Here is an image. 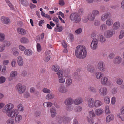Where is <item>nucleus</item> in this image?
Masks as SVG:
<instances>
[{
	"mask_svg": "<svg viewBox=\"0 0 124 124\" xmlns=\"http://www.w3.org/2000/svg\"><path fill=\"white\" fill-rule=\"evenodd\" d=\"M14 107V105L12 104L9 103L7 105H6L3 110V112L7 113V115L9 117L13 118L15 117V115H18V111L15 109H14L11 111Z\"/></svg>",
	"mask_w": 124,
	"mask_h": 124,
	"instance_id": "obj_1",
	"label": "nucleus"
},
{
	"mask_svg": "<svg viewBox=\"0 0 124 124\" xmlns=\"http://www.w3.org/2000/svg\"><path fill=\"white\" fill-rule=\"evenodd\" d=\"M75 54L76 57L79 59H83L86 56L87 52L85 46L79 45L76 47Z\"/></svg>",
	"mask_w": 124,
	"mask_h": 124,
	"instance_id": "obj_2",
	"label": "nucleus"
},
{
	"mask_svg": "<svg viewBox=\"0 0 124 124\" xmlns=\"http://www.w3.org/2000/svg\"><path fill=\"white\" fill-rule=\"evenodd\" d=\"M70 18L72 22L75 23H78L81 21L80 15L77 13H72L70 16Z\"/></svg>",
	"mask_w": 124,
	"mask_h": 124,
	"instance_id": "obj_3",
	"label": "nucleus"
},
{
	"mask_svg": "<svg viewBox=\"0 0 124 124\" xmlns=\"http://www.w3.org/2000/svg\"><path fill=\"white\" fill-rule=\"evenodd\" d=\"M15 88L19 93L21 94L25 91L26 87L24 85H22L21 84L19 83L16 86Z\"/></svg>",
	"mask_w": 124,
	"mask_h": 124,
	"instance_id": "obj_4",
	"label": "nucleus"
},
{
	"mask_svg": "<svg viewBox=\"0 0 124 124\" xmlns=\"http://www.w3.org/2000/svg\"><path fill=\"white\" fill-rule=\"evenodd\" d=\"M94 112L93 110L90 111L89 112V115L87 116L88 122L91 124H93V123L92 117L95 116V114L94 113Z\"/></svg>",
	"mask_w": 124,
	"mask_h": 124,
	"instance_id": "obj_5",
	"label": "nucleus"
},
{
	"mask_svg": "<svg viewBox=\"0 0 124 124\" xmlns=\"http://www.w3.org/2000/svg\"><path fill=\"white\" fill-rule=\"evenodd\" d=\"M97 67L99 70L100 71L103 72L105 70V64L102 61H100L98 62Z\"/></svg>",
	"mask_w": 124,
	"mask_h": 124,
	"instance_id": "obj_6",
	"label": "nucleus"
},
{
	"mask_svg": "<svg viewBox=\"0 0 124 124\" xmlns=\"http://www.w3.org/2000/svg\"><path fill=\"white\" fill-rule=\"evenodd\" d=\"M98 40L96 39H93L91 44V47L93 50L96 49L98 46Z\"/></svg>",
	"mask_w": 124,
	"mask_h": 124,
	"instance_id": "obj_7",
	"label": "nucleus"
},
{
	"mask_svg": "<svg viewBox=\"0 0 124 124\" xmlns=\"http://www.w3.org/2000/svg\"><path fill=\"white\" fill-rule=\"evenodd\" d=\"M99 92L101 95L103 96H105L107 93V89L104 87H101L99 89Z\"/></svg>",
	"mask_w": 124,
	"mask_h": 124,
	"instance_id": "obj_8",
	"label": "nucleus"
},
{
	"mask_svg": "<svg viewBox=\"0 0 124 124\" xmlns=\"http://www.w3.org/2000/svg\"><path fill=\"white\" fill-rule=\"evenodd\" d=\"M115 33V31L107 30L105 32L104 36L106 38H108L112 37L113 35Z\"/></svg>",
	"mask_w": 124,
	"mask_h": 124,
	"instance_id": "obj_9",
	"label": "nucleus"
},
{
	"mask_svg": "<svg viewBox=\"0 0 124 124\" xmlns=\"http://www.w3.org/2000/svg\"><path fill=\"white\" fill-rule=\"evenodd\" d=\"M74 100L71 98L69 97L67 98L64 101L65 104L67 106L71 105L74 102Z\"/></svg>",
	"mask_w": 124,
	"mask_h": 124,
	"instance_id": "obj_10",
	"label": "nucleus"
},
{
	"mask_svg": "<svg viewBox=\"0 0 124 124\" xmlns=\"http://www.w3.org/2000/svg\"><path fill=\"white\" fill-rule=\"evenodd\" d=\"M87 17L90 21H92L94 20L95 16L92 12H90L89 13Z\"/></svg>",
	"mask_w": 124,
	"mask_h": 124,
	"instance_id": "obj_11",
	"label": "nucleus"
},
{
	"mask_svg": "<svg viewBox=\"0 0 124 124\" xmlns=\"http://www.w3.org/2000/svg\"><path fill=\"white\" fill-rule=\"evenodd\" d=\"M17 61L19 66H22L23 64V60L21 56H19L17 58Z\"/></svg>",
	"mask_w": 124,
	"mask_h": 124,
	"instance_id": "obj_12",
	"label": "nucleus"
},
{
	"mask_svg": "<svg viewBox=\"0 0 124 124\" xmlns=\"http://www.w3.org/2000/svg\"><path fill=\"white\" fill-rule=\"evenodd\" d=\"M108 81V78L107 77H105L102 78L101 80V83L103 85H107Z\"/></svg>",
	"mask_w": 124,
	"mask_h": 124,
	"instance_id": "obj_13",
	"label": "nucleus"
},
{
	"mask_svg": "<svg viewBox=\"0 0 124 124\" xmlns=\"http://www.w3.org/2000/svg\"><path fill=\"white\" fill-rule=\"evenodd\" d=\"M87 70L89 72H93L94 71L95 69L94 67L90 64L87 65Z\"/></svg>",
	"mask_w": 124,
	"mask_h": 124,
	"instance_id": "obj_14",
	"label": "nucleus"
},
{
	"mask_svg": "<svg viewBox=\"0 0 124 124\" xmlns=\"http://www.w3.org/2000/svg\"><path fill=\"white\" fill-rule=\"evenodd\" d=\"M122 59L121 57L117 56L114 60V63L116 64H119L121 61Z\"/></svg>",
	"mask_w": 124,
	"mask_h": 124,
	"instance_id": "obj_15",
	"label": "nucleus"
},
{
	"mask_svg": "<svg viewBox=\"0 0 124 124\" xmlns=\"http://www.w3.org/2000/svg\"><path fill=\"white\" fill-rule=\"evenodd\" d=\"M1 20L2 22L4 24L8 23L9 22V19L8 18L4 16L2 17Z\"/></svg>",
	"mask_w": 124,
	"mask_h": 124,
	"instance_id": "obj_16",
	"label": "nucleus"
},
{
	"mask_svg": "<svg viewBox=\"0 0 124 124\" xmlns=\"http://www.w3.org/2000/svg\"><path fill=\"white\" fill-rule=\"evenodd\" d=\"M17 31L19 34L22 35H24L26 33V31L22 28H18L17 29Z\"/></svg>",
	"mask_w": 124,
	"mask_h": 124,
	"instance_id": "obj_17",
	"label": "nucleus"
},
{
	"mask_svg": "<svg viewBox=\"0 0 124 124\" xmlns=\"http://www.w3.org/2000/svg\"><path fill=\"white\" fill-rule=\"evenodd\" d=\"M98 40L102 43H104L106 41V39L103 36L101 35H99L98 38Z\"/></svg>",
	"mask_w": 124,
	"mask_h": 124,
	"instance_id": "obj_18",
	"label": "nucleus"
},
{
	"mask_svg": "<svg viewBox=\"0 0 124 124\" xmlns=\"http://www.w3.org/2000/svg\"><path fill=\"white\" fill-rule=\"evenodd\" d=\"M88 105L90 107H93L94 106L93 100V98H91L89 99L88 101Z\"/></svg>",
	"mask_w": 124,
	"mask_h": 124,
	"instance_id": "obj_19",
	"label": "nucleus"
},
{
	"mask_svg": "<svg viewBox=\"0 0 124 124\" xmlns=\"http://www.w3.org/2000/svg\"><path fill=\"white\" fill-rule=\"evenodd\" d=\"M109 15V13H107L103 14L101 16V19L103 21L106 20L108 17Z\"/></svg>",
	"mask_w": 124,
	"mask_h": 124,
	"instance_id": "obj_20",
	"label": "nucleus"
},
{
	"mask_svg": "<svg viewBox=\"0 0 124 124\" xmlns=\"http://www.w3.org/2000/svg\"><path fill=\"white\" fill-rule=\"evenodd\" d=\"M120 24L118 22L115 23L113 25V28L114 30H116L118 29L120 26Z\"/></svg>",
	"mask_w": 124,
	"mask_h": 124,
	"instance_id": "obj_21",
	"label": "nucleus"
},
{
	"mask_svg": "<svg viewBox=\"0 0 124 124\" xmlns=\"http://www.w3.org/2000/svg\"><path fill=\"white\" fill-rule=\"evenodd\" d=\"M73 38V35L71 33H70L67 38V41L68 42H72Z\"/></svg>",
	"mask_w": 124,
	"mask_h": 124,
	"instance_id": "obj_22",
	"label": "nucleus"
},
{
	"mask_svg": "<svg viewBox=\"0 0 124 124\" xmlns=\"http://www.w3.org/2000/svg\"><path fill=\"white\" fill-rule=\"evenodd\" d=\"M103 110L102 109H97L95 111V113L96 115L97 116H100L103 113Z\"/></svg>",
	"mask_w": 124,
	"mask_h": 124,
	"instance_id": "obj_23",
	"label": "nucleus"
},
{
	"mask_svg": "<svg viewBox=\"0 0 124 124\" xmlns=\"http://www.w3.org/2000/svg\"><path fill=\"white\" fill-rule=\"evenodd\" d=\"M59 92L62 93H65L68 91V90L65 88L64 86H61L58 89Z\"/></svg>",
	"mask_w": 124,
	"mask_h": 124,
	"instance_id": "obj_24",
	"label": "nucleus"
},
{
	"mask_svg": "<svg viewBox=\"0 0 124 124\" xmlns=\"http://www.w3.org/2000/svg\"><path fill=\"white\" fill-rule=\"evenodd\" d=\"M102 103L99 100H95L94 101V106L95 107H97L102 105Z\"/></svg>",
	"mask_w": 124,
	"mask_h": 124,
	"instance_id": "obj_25",
	"label": "nucleus"
},
{
	"mask_svg": "<svg viewBox=\"0 0 124 124\" xmlns=\"http://www.w3.org/2000/svg\"><path fill=\"white\" fill-rule=\"evenodd\" d=\"M24 53L26 55L30 56L32 54V52L31 49H27L25 51Z\"/></svg>",
	"mask_w": 124,
	"mask_h": 124,
	"instance_id": "obj_26",
	"label": "nucleus"
},
{
	"mask_svg": "<svg viewBox=\"0 0 124 124\" xmlns=\"http://www.w3.org/2000/svg\"><path fill=\"white\" fill-rule=\"evenodd\" d=\"M50 111L52 117H55L56 114L55 110L53 108H51L50 109Z\"/></svg>",
	"mask_w": 124,
	"mask_h": 124,
	"instance_id": "obj_27",
	"label": "nucleus"
},
{
	"mask_svg": "<svg viewBox=\"0 0 124 124\" xmlns=\"http://www.w3.org/2000/svg\"><path fill=\"white\" fill-rule=\"evenodd\" d=\"M114 119V116L113 115H110L107 117L106 118V122H109L110 121Z\"/></svg>",
	"mask_w": 124,
	"mask_h": 124,
	"instance_id": "obj_28",
	"label": "nucleus"
},
{
	"mask_svg": "<svg viewBox=\"0 0 124 124\" xmlns=\"http://www.w3.org/2000/svg\"><path fill=\"white\" fill-rule=\"evenodd\" d=\"M16 115L15 116H16V117L15 118V121L16 123H19L22 118V117L20 115H19L17 116V115Z\"/></svg>",
	"mask_w": 124,
	"mask_h": 124,
	"instance_id": "obj_29",
	"label": "nucleus"
},
{
	"mask_svg": "<svg viewBox=\"0 0 124 124\" xmlns=\"http://www.w3.org/2000/svg\"><path fill=\"white\" fill-rule=\"evenodd\" d=\"M104 75L103 73L101 72H97L96 73V77L98 79H100Z\"/></svg>",
	"mask_w": 124,
	"mask_h": 124,
	"instance_id": "obj_30",
	"label": "nucleus"
},
{
	"mask_svg": "<svg viewBox=\"0 0 124 124\" xmlns=\"http://www.w3.org/2000/svg\"><path fill=\"white\" fill-rule=\"evenodd\" d=\"M70 120V118L68 117H67L63 119L62 122L66 124V123L69 122Z\"/></svg>",
	"mask_w": 124,
	"mask_h": 124,
	"instance_id": "obj_31",
	"label": "nucleus"
},
{
	"mask_svg": "<svg viewBox=\"0 0 124 124\" xmlns=\"http://www.w3.org/2000/svg\"><path fill=\"white\" fill-rule=\"evenodd\" d=\"M52 68L53 70L56 72L59 70V68L58 65H55L53 66Z\"/></svg>",
	"mask_w": 124,
	"mask_h": 124,
	"instance_id": "obj_32",
	"label": "nucleus"
},
{
	"mask_svg": "<svg viewBox=\"0 0 124 124\" xmlns=\"http://www.w3.org/2000/svg\"><path fill=\"white\" fill-rule=\"evenodd\" d=\"M17 72L15 71H11L10 74V76L12 77H14L16 76L17 75Z\"/></svg>",
	"mask_w": 124,
	"mask_h": 124,
	"instance_id": "obj_33",
	"label": "nucleus"
},
{
	"mask_svg": "<svg viewBox=\"0 0 124 124\" xmlns=\"http://www.w3.org/2000/svg\"><path fill=\"white\" fill-rule=\"evenodd\" d=\"M54 98V95L52 93L48 94L46 97V99L47 100L51 99Z\"/></svg>",
	"mask_w": 124,
	"mask_h": 124,
	"instance_id": "obj_34",
	"label": "nucleus"
},
{
	"mask_svg": "<svg viewBox=\"0 0 124 124\" xmlns=\"http://www.w3.org/2000/svg\"><path fill=\"white\" fill-rule=\"evenodd\" d=\"M106 23L107 25L110 26L113 24V22L111 19H109L106 21Z\"/></svg>",
	"mask_w": 124,
	"mask_h": 124,
	"instance_id": "obj_35",
	"label": "nucleus"
},
{
	"mask_svg": "<svg viewBox=\"0 0 124 124\" xmlns=\"http://www.w3.org/2000/svg\"><path fill=\"white\" fill-rule=\"evenodd\" d=\"M107 28V26L105 24H103L100 26V29L101 30L104 31L106 30Z\"/></svg>",
	"mask_w": 124,
	"mask_h": 124,
	"instance_id": "obj_36",
	"label": "nucleus"
},
{
	"mask_svg": "<svg viewBox=\"0 0 124 124\" xmlns=\"http://www.w3.org/2000/svg\"><path fill=\"white\" fill-rule=\"evenodd\" d=\"M82 101V100L80 99H77L75 100L74 103L75 105H78L80 104Z\"/></svg>",
	"mask_w": 124,
	"mask_h": 124,
	"instance_id": "obj_37",
	"label": "nucleus"
},
{
	"mask_svg": "<svg viewBox=\"0 0 124 124\" xmlns=\"http://www.w3.org/2000/svg\"><path fill=\"white\" fill-rule=\"evenodd\" d=\"M28 40L27 38L23 37L21 39V41L22 43H25L28 42Z\"/></svg>",
	"mask_w": 124,
	"mask_h": 124,
	"instance_id": "obj_38",
	"label": "nucleus"
},
{
	"mask_svg": "<svg viewBox=\"0 0 124 124\" xmlns=\"http://www.w3.org/2000/svg\"><path fill=\"white\" fill-rule=\"evenodd\" d=\"M22 4L25 6H28V2L26 0H21Z\"/></svg>",
	"mask_w": 124,
	"mask_h": 124,
	"instance_id": "obj_39",
	"label": "nucleus"
},
{
	"mask_svg": "<svg viewBox=\"0 0 124 124\" xmlns=\"http://www.w3.org/2000/svg\"><path fill=\"white\" fill-rule=\"evenodd\" d=\"M116 82L117 84L121 85L123 82V80L120 78H117L116 79Z\"/></svg>",
	"mask_w": 124,
	"mask_h": 124,
	"instance_id": "obj_40",
	"label": "nucleus"
},
{
	"mask_svg": "<svg viewBox=\"0 0 124 124\" xmlns=\"http://www.w3.org/2000/svg\"><path fill=\"white\" fill-rule=\"evenodd\" d=\"M74 77L75 79L79 80L80 78V76L78 75V73L77 72H75L74 73Z\"/></svg>",
	"mask_w": 124,
	"mask_h": 124,
	"instance_id": "obj_41",
	"label": "nucleus"
},
{
	"mask_svg": "<svg viewBox=\"0 0 124 124\" xmlns=\"http://www.w3.org/2000/svg\"><path fill=\"white\" fill-rule=\"evenodd\" d=\"M3 44H4L5 45L6 44V46H5L7 47L9 46L10 45V43L9 41H4L3 42Z\"/></svg>",
	"mask_w": 124,
	"mask_h": 124,
	"instance_id": "obj_42",
	"label": "nucleus"
},
{
	"mask_svg": "<svg viewBox=\"0 0 124 124\" xmlns=\"http://www.w3.org/2000/svg\"><path fill=\"white\" fill-rule=\"evenodd\" d=\"M57 28H56L54 30L55 31L61 32L62 30V26H61L60 27Z\"/></svg>",
	"mask_w": 124,
	"mask_h": 124,
	"instance_id": "obj_43",
	"label": "nucleus"
},
{
	"mask_svg": "<svg viewBox=\"0 0 124 124\" xmlns=\"http://www.w3.org/2000/svg\"><path fill=\"white\" fill-rule=\"evenodd\" d=\"M18 110L20 111H23V107L21 104H19L18 106Z\"/></svg>",
	"mask_w": 124,
	"mask_h": 124,
	"instance_id": "obj_44",
	"label": "nucleus"
},
{
	"mask_svg": "<svg viewBox=\"0 0 124 124\" xmlns=\"http://www.w3.org/2000/svg\"><path fill=\"white\" fill-rule=\"evenodd\" d=\"M92 12L93 14L94 15L95 17L96 16H98L99 15V12L97 10H93L92 11Z\"/></svg>",
	"mask_w": 124,
	"mask_h": 124,
	"instance_id": "obj_45",
	"label": "nucleus"
},
{
	"mask_svg": "<svg viewBox=\"0 0 124 124\" xmlns=\"http://www.w3.org/2000/svg\"><path fill=\"white\" fill-rule=\"evenodd\" d=\"M120 34V35L119 36V38L120 39H121L124 36V31L123 30H121Z\"/></svg>",
	"mask_w": 124,
	"mask_h": 124,
	"instance_id": "obj_46",
	"label": "nucleus"
},
{
	"mask_svg": "<svg viewBox=\"0 0 124 124\" xmlns=\"http://www.w3.org/2000/svg\"><path fill=\"white\" fill-rule=\"evenodd\" d=\"M5 78L4 77H0V83L1 84L4 83L5 81Z\"/></svg>",
	"mask_w": 124,
	"mask_h": 124,
	"instance_id": "obj_47",
	"label": "nucleus"
},
{
	"mask_svg": "<svg viewBox=\"0 0 124 124\" xmlns=\"http://www.w3.org/2000/svg\"><path fill=\"white\" fill-rule=\"evenodd\" d=\"M104 102L107 104H108L110 102L109 97L108 96L105 97L104 99Z\"/></svg>",
	"mask_w": 124,
	"mask_h": 124,
	"instance_id": "obj_48",
	"label": "nucleus"
},
{
	"mask_svg": "<svg viewBox=\"0 0 124 124\" xmlns=\"http://www.w3.org/2000/svg\"><path fill=\"white\" fill-rule=\"evenodd\" d=\"M5 35L3 33H0V41H2L4 39Z\"/></svg>",
	"mask_w": 124,
	"mask_h": 124,
	"instance_id": "obj_49",
	"label": "nucleus"
},
{
	"mask_svg": "<svg viewBox=\"0 0 124 124\" xmlns=\"http://www.w3.org/2000/svg\"><path fill=\"white\" fill-rule=\"evenodd\" d=\"M43 92L46 93H51V92L50 90L46 88H44L43 90Z\"/></svg>",
	"mask_w": 124,
	"mask_h": 124,
	"instance_id": "obj_50",
	"label": "nucleus"
},
{
	"mask_svg": "<svg viewBox=\"0 0 124 124\" xmlns=\"http://www.w3.org/2000/svg\"><path fill=\"white\" fill-rule=\"evenodd\" d=\"M66 83L68 86L71 84L72 83V80L70 79H68L66 80Z\"/></svg>",
	"mask_w": 124,
	"mask_h": 124,
	"instance_id": "obj_51",
	"label": "nucleus"
},
{
	"mask_svg": "<svg viewBox=\"0 0 124 124\" xmlns=\"http://www.w3.org/2000/svg\"><path fill=\"white\" fill-rule=\"evenodd\" d=\"M37 47L38 51L40 52L41 51V46L40 44L39 43H37Z\"/></svg>",
	"mask_w": 124,
	"mask_h": 124,
	"instance_id": "obj_52",
	"label": "nucleus"
},
{
	"mask_svg": "<svg viewBox=\"0 0 124 124\" xmlns=\"http://www.w3.org/2000/svg\"><path fill=\"white\" fill-rule=\"evenodd\" d=\"M57 74L58 75V77L59 78H60V75H61V76H63V73L62 71L59 70L57 72Z\"/></svg>",
	"mask_w": 124,
	"mask_h": 124,
	"instance_id": "obj_53",
	"label": "nucleus"
},
{
	"mask_svg": "<svg viewBox=\"0 0 124 124\" xmlns=\"http://www.w3.org/2000/svg\"><path fill=\"white\" fill-rule=\"evenodd\" d=\"M89 90L90 91L92 92H95L96 91V89L93 87H89Z\"/></svg>",
	"mask_w": 124,
	"mask_h": 124,
	"instance_id": "obj_54",
	"label": "nucleus"
},
{
	"mask_svg": "<svg viewBox=\"0 0 124 124\" xmlns=\"http://www.w3.org/2000/svg\"><path fill=\"white\" fill-rule=\"evenodd\" d=\"M79 15H82L84 13V10L83 8H80L78 11Z\"/></svg>",
	"mask_w": 124,
	"mask_h": 124,
	"instance_id": "obj_55",
	"label": "nucleus"
},
{
	"mask_svg": "<svg viewBox=\"0 0 124 124\" xmlns=\"http://www.w3.org/2000/svg\"><path fill=\"white\" fill-rule=\"evenodd\" d=\"M60 77H61V78L59 80V82L60 83H62L64 82L65 81V78L62 77V76H61Z\"/></svg>",
	"mask_w": 124,
	"mask_h": 124,
	"instance_id": "obj_56",
	"label": "nucleus"
},
{
	"mask_svg": "<svg viewBox=\"0 0 124 124\" xmlns=\"http://www.w3.org/2000/svg\"><path fill=\"white\" fill-rule=\"evenodd\" d=\"M82 29L81 28H80L75 31V32L77 34H80L82 32Z\"/></svg>",
	"mask_w": 124,
	"mask_h": 124,
	"instance_id": "obj_57",
	"label": "nucleus"
},
{
	"mask_svg": "<svg viewBox=\"0 0 124 124\" xmlns=\"http://www.w3.org/2000/svg\"><path fill=\"white\" fill-rule=\"evenodd\" d=\"M5 45L4 44H3L0 46V52H2L5 49Z\"/></svg>",
	"mask_w": 124,
	"mask_h": 124,
	"instance_id": "obj_58",
	"label": "nucleus"
},
{
	"mask_svg": "<svg viewBox=\"0 0 124 124\" xmlns=\"http://www.w3.org/2000/svg\"><path fill=\"white\" fill-rule=\"evenodd\" d=\"M59 4L61 6H63L65 4L63 0H59Z\"/></svg>",
	"mask_w": 124,
	"mask_h": 124,
	"instance_id": "obj_59",
	"label": "nucleus"
},
{
	"mask_svg": "<svg viewBox=\"0 0 124 124\" xmlns=\"http://www.w3.org/2000/svg\"><path fill=\"white\" fill-rule=\"evenodd\" d=\"M51 57V56L50 55L47 56L45 59L44 61L46 62H47L50 60Z\"/></svg>",
	"mask_w": 124,
	"mask_h": 124,
	"instance_id": "obj_60",
	"label": "nucleus"
},
{
	"mask_svg": "<svg viewBox=\"0 0 124 124\" xmlns=\"http://www.w3.org/2000/svg\"><path fill=\"white\" fill-rule=\"evenodd\" d=\"M14 122V120L11 119H9L7 121V123L9 124H13Z\"/></svg>",
	"mask_w": 124,
	"mask_h": 124,
	"instance_id": "obj_61",
	"label": "nucleus"
},
{
	"mask_svg": "<svg viewBox=\"0 0 124 124\" xmlns=\"http://www.w3.org/2000/svg\"><path fill=\"white\" fill-rule=\"evenodd\" d=\"M108 106H106V108L105 110L106 113V114H109L110 113V111L109 109Z\"/></svg>",
	"mask_w": 124,
	"mask_h": 124,
	"instance_id": "obj_62",
	"label": "nucleus"
},
{
	"mask_svg": "<svg viewBox=\"0 0 124 124\" xmlns=\"http://www.w3.org/2000/svg\"><path fill=\"white\" fill-rule=\"evenodd\" d=\"M16 63V60H13V61L11 62V65L12 66L14 67H15V64Z\"/></svg>",
	"mask_w": 124,
	"mask_h": 124,
	"instance_id": "obj_63",
	"label": "nucleus"
},
{
	"mask_svg": "<svg viewBox=\"0 0 124 124\" xmlns=\"http://www.w3.org/2000/svg\"><path fill=\"white\" fill-rule=\"evenodd\" d=\"M6 69V67L5 65H3V66L2 70V72L4 73H5V71Z\"/></svg>",
	"mask_w": 124,
	"mask_h": 124,
	"instance_id": "obj_64",
	"label": "nucleus"
}]
</instances>
